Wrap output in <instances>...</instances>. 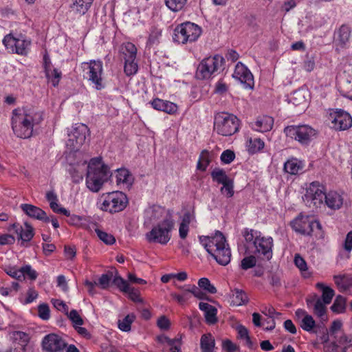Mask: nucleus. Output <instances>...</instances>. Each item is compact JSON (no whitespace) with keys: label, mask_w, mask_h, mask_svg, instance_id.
<instances>
[{"label":"nucleus","mask_w":352,"mask_h":352,"mask_svg":"<svg viewBox=\"0 0 352 352\" xmlns=\"http://www.w3.org/2000/svg\"><path fill=\"white\" fill-rule=\"evenodd\" d=\"M230 302L233 306H241L248 302V298L243 291L236 289L231 292Z\"/></svg>","instance_id":"31"},{"label":"nucleus","mask_w":352,"mask_h":352,"mask_svg":"<svg viewBox=\"0 0 352 352\" xmlns=\"http://www.w3.org/2000/svg\"><path fill=\"white\" fill-rule=\"evenodd\" d=\"M211 175L212 179L219 184H223L230 180L226 173L221 169L214 170Z\"/></svg>","instance_id":"47"},{"label":"nucleus","mask_w":352,"mask_h":352,"mask_svg":"<svg viewBox=\"0 0 352 352\" xmlns=\"http://www.w3.org/2000/svg\"><path fill=\"white\" fill-rule=\"evenodd\" d=\"M310 94L306 89H299L292 93L288 97V102L294 106L305 107L309 101Z\"/></svg>","instance_id":"22"},{"label":"nucleus","mask_w":352,"mask_h":352,"mask_svg":"<svg viewBox=\"0 0 352 352\" xmlns=\"http://www.w3.org/2000/svg\"><path fill=\"white\" fill-rule=\"evenodd\" d=\"M304 167V162L295 157H292L284 163V170L289 175L301 173Z\"/></svg>","instance_id":"27"},{"label":"nucleus","mask_w":352,"mask_h":352,"mask_svg":"<svg viewBox=\"0 0 352 352\" xmlns=\"http://www.w3.org/2000/svg\"><path fill=\"white\" fill-rule=\"evenodd\" d=\"M224 62V58L219 54L204 58L197 67L196 78L199 80L210 78L215 72L223 67Z\"/></svg>","instance_id":"7"},{"label":"nucleus","mask_w":352,"mask_h":352,"mask_svg":"<svg viewBox=\"0 0 352 352\" xmlns=\"http://www.w3.org/2000/svg\"><path fill=\"white\" fill-rule=\"evenodd\" d=\"M316 287L322 291V298H320L322 301L329 305L334 296V291L322 283H318Z\"/></svg>","instance_id":"36"},{"label":"nucleus","mask_w":352,"mask_h":352,"mask_svg":"<svg viewBox=\"0 0 352 352\" xmlns=\"http://www.w3.org/2000/svg\"><path fill=\"white\" fill-rule=\"evenodd\" d=\"M351 30L346 25H342L337 32L336 42L340 46H344L349 40Z\"/></svg>","instance_id":"37"},{"label":"nucleus","mask_w":352,"mask_h":352,"mask_svg":"<svg viewBox=\"0 0 352 352\" xmlns=\"http://www.w3.org/2000/svg\"><path fill=\"white\" fill-rule=\"evenodd\" d=\"M13 338L16 341H19L21 346H25L30 340L29 335L23 331L14 332Z\"/></svg>","instance_id":"53"},{"label":"nucleus","mask_w":352,"mask_h":352,"mask_svg":"<svg viewBox=\"0 0 352 352\" xmlns=\"http://www.w3.org/2000/svg\"><path fill=\"white\" fill-rule=\"evenodd\" d=\"M307 303L309 307L312 308L313 312L315 315L318 318H320L322 320H324L327 311L326 305L327 304L324 303L320 298L317 297L313 299H308L307 300Z\"/></svg>","instance_id":"25"},{"label":"nucleus","mask_w":352,"mask_h":352,"mask_svg":"<svg viewBox=\"0 0 352 352\" xmlns=\"http://www.w3.org/2000/svg\"><path fill=\"white\" fill-rule=\"evenodd\" d=\"M150 104L153 109L162 111L168 114H173L176 111V104L168 100L157 98L151 101Z\"/></svg>","instance_id":"28"},{"label":"nucleus","mask_w":352,"mask_h":352,"mask_svg":"<svg viewBox=\"0 0 352 352\" xmlns=\"http://www.w3.org/2000/svg\"><path fill=\"white\" fill-rule=\"evenodd\" d=\"M343 201L342 195L336 191L325 193L324 204L331 210H339L342 206Z\"/></svg>","instance_id":"24"},{"label":"nucleus","mask_w":352,"mask_h":352,"mask_svg":"<svg viewBox=\"0 0 352 352\" xmlns=\"http://www.w3.org/2000/svg\"><path fill=\"white\" fill-rule=\"evenodd\" d=\"M328 335H324L321 340L324 342V352H339V346L335 342H328Z\"/></svg>","instance_id":"49"},{"label":"nucleus","mask_w":352,"mask_h":352,"mask_svg":"<svg viewBox=\"0 0 352 352\" xmlns=\"http://www.w3.org/2000/svg\"><path fill=\"white\" fill-rule=\"evenodd\" d=\"M199 309L204 311L206 322L208 324H214L217 321V309L212 305L201 302L199 305Z\"/></svg>","instance_id":"30"},{"label":"nucleus","mask_w":352,"mask_h":352,"mask_svg":"<svg viewBox=\"0 0 352 352\" xmlns=\"http://www.w3.org/2000/svg\"><path fill=\"white\" fill-rule=\"evenodd\" d=\"M16 42V38L14 37L11 34L5 36L3 40V45H5L6 48L8 50V52L12 53L14 52Z\"/></svg>","instance_id":"51"},{"label":"nucleus","mask_w":352,"mask_h":352,"mask_svg":"<svg viewBox=\"0 0 352 352\" xmlns=\"http://www.w3.org/2000/svg\"><path fill=\"white\" fill-rule=\"evenodd\" d=\"M67 315L74 324V327L83 324V320L76 310L72 309Z\"/></svg>","instance_id":"56"},{"label":"nucleus","mask_w":352,"mask_h":352,"mask_svg":"<svg viewBox=\"0 0 352 352\" xmlns=\"http://www.w3.org/2000/svg\"><path fill=\"white\" fill-rule=\"evenodd\" d=\"M210 163L208 157V153L207 152H203L200 156L199 162L197 163V168L201 170H205Z\"/></svg>","instance_id":"58"},{"label":"nucleus","mask_w":352,"mask_h":352,"mask_svg":"<svg viewBox=\"0 0 352 352\" xmlns=\"http://www.w3.org/2000/svg\"><path fill=\"white\" fill-rule=\"evenodd\" d=\"M102 210L111 214L122 211L128 204L126 195L121 191L102 194L99 199Z\"/></svg>","instance_id":"5"},{"label":"nucleus","mask_w":352,"mask_h":352,"mask_svg":"<svg viewBox=\"0 0 352 352\" xmlns=\"http://www.w3.org/2000/svg\"><path fill=\"white\" fill-rule=\"evenodd\" d=\"M295 316L299 321L300 327L305 331L311 332L316 326L314 318L302 309H298L295 311Z\"/></svg>","instance_id":"21"},{"label":"nucleus","mask_w":352,"mask_h":352,"mask_svg":"<svg viewBox=\"0 0 352 352\" xmlns=\"http://www.w3.org/2000/svg\"><path fill=\"white\" fill-rule=\"evenodd\" d=\"M41 345L43 350L47 352H60L67 346L65 340L55 333L46 335L42 340Z\"/></svg>","instance_id":"17"},{"label":"nucleus","mask_w":352,"mask_h":352,"mask_svg":"<svg viewBox=\"0 0 352 352\" xmlns=\"http://www.w3.org/2000/svg\"><path fill=\"white\" fill-rule=\"evenodd\" d=\"M179 33L180 42L186 44L197 41L201 34V29L194 23L186 22L181 24Z\"/></svg>","instance_id":"15"},{"label":"nucleus","mask_w":352,"mask_h":352,"mask_svg":"<svg viewBox=\"0 0 352 352\" xmlns=\"http://www.w3.org/2000/svg\"><path fill=\"white\" fill-rule=\"evenodd\" d=\"M331 127L337 131H344L352 126L351 115L342 109H336L329 114Z\"/></svg>","instance_id":"14"},{"label":"nucleus","mask_w":352,"mask_h":352,"mask_svg":"<svg viewBox=\"0 0 352 352\" xmlns=\"http://www.w3.org/2000/svg\"><path fill=\"white\" fill-rule=\"evenodd\" d=\"M325 188L318 182L310 183L305 188L302 196L305 204L309 208H320L324 204Z\"/></svg>","instance_id":"10"},{"label":"nucleus","mask_w":352,"mask_h":352,"mask_svg":"<svg viewBox=\"0 0 352 352\" xmlns=\"http://www.w3.org/2000/svg\"><path fill=\"white\" fill-rule=\"evenodd\" d=\"M121 50L123 54L124 60H136L137 48L133 43L131 42L124 43L122 46Z\"/></svg>","instance_id":"38"},{"label":"nucleus","mask_w":352,"mask_h":352,"mask_svg":"<svg viewBox=\"0 0 352 352\" xmlns=\"http://www.w3.org/2000/svg\"><path fill=\"white\" fill-rule=\"evenodd\" d=\"M235 157L234 153L230 150L224 151L221 155V160L224 164L231 163Z\"/></svg>","instance_id":"63"},{"label":"nucleus","mask_w":352,"mask_h":352,"mask_svg":"<svg viewBox=\"0 0 352 352\" xmlns=\"http://www.w3.org/2000/svg\"><path fill=\"white\" fill-rule=\"evenodd\" d=\"M96 232L98 238L107 245H113L116 242V239L111 234L96 229Z\"/></svg>","instance_id":"48"},{"label":"nucleus","mask_w":352,"mask_h":352,"mask_svg":"<svg viewBox=\"0 0 352 352\" xmlns=\"http://www.w3.org/2000/svg\"><path fill=\"white\" fill-rule=\"evenodd\" d=\"M67 222L70 225L76 226H84L86 219L83 217L78 216L76 214H69Z\"/></svg>","instance_id":"54"},{"label":"nucleus","mask_w":352,"mask_h":352,"mask_svg":"<svg viewBox=\"0 0 352 352\" xmlns=\"http://www.w3.org/2000/svg\"><path fill=\"white\" fill-rule=\"evenodd\" d=\"M262 312L267 316L270 318V323L269 326L265 327V330H272L275 328V322L274 318L279 315L278 312L276 311L274 308L272 306L265 307L262 310Z\"/></svg>","instance_id":"41"},{"label":"nucleus","mask_w":352,"mask_h":352,"mask_svg":"<svg viewBox=\"0 0 352 352\" xmlns=\"http://www.w3.org/2000/svg\"><path fill=\"white\" fill-rule=\"evenodd\" d=\"M20 208L22 211L30 218L43 221L45 223L50 222V219L47 216L46 212L36 206L29 204H22Z\"/></svg>","instance_id":"20"},{"label":"nucleus","mask_w":352,"mask_h":352,"mask_svg":"<svg viewBox=\"0 0 352 352\" xmlns=\"http://www.w3.org/2000/svg\"><path fill=\"white\" fill-rule=\"evenodd\" d=\"M292 226L296 232L303 234H310L315 226L320 228V224L318 221L308 216L303 215H300L295 219L292 223Z\"/></svg>","instance_id":"16"},{"label":"nucleus","mask_w":352,"mask_h":352,"mask_svg":"<svg viewBox=\"0 0 352 352\" xmlns=\"http://www.w3.org/2000/svg\"><path fill=\"white\" fill-rule=\"evenodd\" d=\"M223 186L221 188V193L227 197H231L234 194L233 184L231 180L222 184Z\"/></svg>","instance_id":"60"},{"label":"nucleus","mask_w":352,"mask_h":352,"mask_svg":"<svg viewBox=\"0 0 352 352\" xmlns=\"http://www.w3.org/2000/svg\"><path fill=\"white\" fill-rule=\"evenodd\" d=\"M89 135V129L87 125L81 123L75 124L68 133L67 146L72 151H76L85 143Z\"/></svg>","instance_id":"11"},{"label":"nucleus","mask_w":352,"mask_h":352,"mask_svg":"<svg viewBox=\"0 0 352 352\" xmlns=\"http://www.w3.org/2000/svg\"><path fill=\"white\" fill-rule=\"evenodd\" d=\"M222 349L227 352H234L238 349L237 346L230 340L222 341Z\"/></svg>","instance_id":"64"},{"label":"nucleus","mask_w":352,"mask_h":352,"mask_svg":"<svg viewBox=\"0 0 352 352\" xmlns=\"http://www.w3.org/2000/svg\"><path fill=\"white\" fill-rule=\"evenodd\" d=\"M338 346H343L342 352H352V336L341 333L338 340Z\"/></svg>","instance_id":"40"},{"label":"nucleus","mask_w":352,"mask_h":352,"mask_svg":"<svg viewBox=\"0 0 352 352\" xmlns=\"http://www.w3.org/2000/svg\"><path fill=\"white\" fill-rule=\"evenodd\" d=\"M113 272L109 271L107 273L101 275L97 284L99 285L102 289H107L109 286V283L113 279Z\"/></svg>","instance_id":"50"},{"label":"nucleus","mask_w":352,"mask_h":352,"mask_svg":"<svg viewBox=\"0 0 352 352\" xmlns=\"http://www.w3.org/2000/svg\"><path fill=\"white\" fill-rule=\"evenodd\" d=\"M199 239L201 245L218 263L226 265L230 263V249L221 232L217 231L211 236H200Z\"/></svg>","instance_id":"2"},{"label":"nucleus","mask_w":352,"mask_h":352,"mask_svg":"<svg viewBox=\"0 0 352 352\" xmlns=\"http://www.w3.org/2000/svg\"><path fill=\"white\" fill-rule=\"evenodd\" d=\"M256 258L254 256H250L244 258L241 261V266L243 270H248L256 265Z\"/></svg>","instance_id":"61"},{"label":"nucleus","mask_w":352,"mask_h":352,"mask_svg":"<svg viewBox=\"0 0 352 352\" xmlns=\"http://www.w3.org/2000/svg\"><path fill=\"white\" fill-rule=\"evenodd\" d=\"M135 320V316L133 314H129L122 320H118V327L122 331L129 332L131 331V324Z\"/></svg>","instance_id":"39"},{"label":"nucleus","mask_w":352,"mask_h":352,"mask_svg":"<svg viewBox=\"0 0 352 352\" xmlns=\"http://www.w3.org/2000/svg\"><path fill=\"white\" fill-rule=\"evenodd\" d=\"M5 272H6L7 274H8L12 278H14L19 280H23L21 267L19 270H17L16 267H10L6 269Z\"/></svg>","instance_id":"62"},{"label":"nucleus","mask_w":352,"mask_h":352,"mask_svg":"<svg viewBox=\"0 0 352 352\" xmlns=\"http://www.w3.org/2000/svg\"><path fill=\"white\" fill-rule=\"evenodd\" d=\"M335 284L340 290H346L352 287V276L346 274L333 276Z\"/></svg>","instance_id":"32"},{"label":"nucleus","mask_w":352,"mask_h":352,"mask_svg":"<svg viewBox=\"0 0 352 352\" xmlns=\"http://www.w3.org/2000/svg\"><path fill=\"white\" fill-rule=\"evenodd\" d=\"M234 78L239 80L245 89H252L254 87V77L248 68L242 63L239 62L235 66L232 74Z\"/></svg>","instance_id":"18"},{"label":"nucleus","mask_w":352,"mask_h":352,"mask_svg":"<svg viewBox=\"0 0 352 352\" xmlns=\"http://www.w3.org/2000/svg\"><path fill=\"white\" fill-rule=\"evenodd\" d=\"M196 223L194 211L192 209L187 210L182 217L179 226V236L181 239L185 240L189 232V227L193 226Z\"/></svg>","instance_id":"19"},{"label":"nucleus","mask_w":352,"mask_h":352,"mask_svg":"<svg viewBox=\"0 0 352 352\" xmlns=\"http://www.w3.org/2000/svg\"><path fill=\"white\" fill-rule=\"evenodd\" d=\"M240 121L231 113H220L215 116L214 129L219 135L230 136L239 131Z\"/></svg>","instance_id":"6"},{"label":"nucleus","mask_w":352,"mask_h":352,"mask_svg":"<svg viewBox=\"0 0 352 352\" xmlns=\"http://www.w3.org/2000/svg\"><path fill=\"white\" fill-rule=\"evenodd\" d=\"M138 70V65L135 60H124V72L127 76L135 75Z\"/></svg>","instance_id":"44"},{"label":"nucleus","mask_w":352,"mask_h":352,"mask_svg":"<svg viewBox=\"0 0 352 352\" xmlns=\"http://www.w3.org/2000/svg\"><path fill=\"white\" fill-rule=\"evenodd\" d=\"M342 247L344 252L339 253L338 258L341 259L342 257H344L346 259H349L352 251V230L349 231L346 234L344 240L343 241Z\"/></svg>","instance_id":"35"},{"label":"nucleus","mask_w":352,"mask_h":352,"mask_svg":"<svg viewBox=\"0 0 352 352\" xmlns=\"http://www.w3.org/2000/svg\"><path fill=\"white\" fill-rule=\"evenodd\" d=\"M285 133L301 144H307L316 135V131L308 125L289 126L285 129Z\"/></svg>","instance_id":"12"},{"label":"nucleus","mask_w":352,"mask_h":352,"mask_svg":"<svg viewBox=\"0 0 352 352\" xmlns=\"http://www.w3.org/2000/svg\"><path fill=\"white\" fill-rule=\"evenodd\" d=\"M201 352H214L215 348V340L214 337L208 333L204 334L200 340Z\"/></svg>","instance_id":"33"},{"label":"nucleus","mask_w":352,"mask_h":352,"mask_svg":"<svg viewBox=\"0 0 352 352\" xmlns=\"http://www.w3.org/2000/svg\"><path fill=\"white\" fill-rule=\"evenodd\" d=\"M274 124V119L271 116H263L258 117L256 121L251 123L252 129L260 133L270 131Z\"/></svg>","instance_id":"23"},{"label":"nucleus","mask_w":352,"mask_h":352,"mask_svg":"<svg viewBox=\"0 0 352 352\" xmlns=\"http://www.w3.org/2000/svg\"><path fill=\"white\" fill-rule=\"evenodd\" d=\"M21 272L23 274V279H24L25 275L32 280H36L38 276L37 272L33 270L30 265H25L21 267Z\"/></svg>","instance_id":"55"},{"label":"nucleus","mask_w":352,"mask_h":352,"mask_svg":"<svg viewBox=\"0 0 352 352\" xmlns=\"http://www.w3.org/2000/svg\"><path fill=\"white\" fill-rule=\"evenodd\" d=\"M113 283L122 292H126L129 289V285L128 282L120 276H116L113 278Z\"/></svg>","instance_id":"52"},{"label":"nucleus","mask_w":352,"mask_h":352,"mask_svg":"<svg viewBox=\"0 0 352 352\" xmlns=\"http://www.w3.org/2000/svg\"><path fill=\"white\" fill-rule=\"evenodd\" d=\"M198 287L195 285H188L187 286L179 288L181 292H184V296H180L177 292V301H182L187 299L190 295H193L197 298L204 299L206 294L201 291L204 290L208 294H215L217 292L216 287L210 283L208 278H201L198 280Z\"/></svg>","instance_id":"8"},{"label":"nucleus","mask_w":352,"mask_h":352,"mask_svg":"<svg viewBox=\"0 0 352 352\" xmlns=\"http://www.w3.org/2000/svg\"><path fill=\"white\" fill-rule=\"evenodd\" d=\"M12 128L14 133L20 138H29L33 134L34 126L43 120V112L34 109H14L12 112Z\"/></svg>","instance_id":"1"},{"label":"nucleus","mask_w":352,"mask_h":352,"mask_svg":"<svg viewBox=\"0 0 352 352\" xmlns=\"http://www.w3.org/2000/svg\"><path fill=\"white\" fill-rule=\"evenodd\" d=\"M94 0H76L75 3L79 8L78 11L85 14L91 7Z\"/></svg>","instance_id":"59"},{"label":"nucleus","mask_w":352,"mask_h":352,"mask_svg":"<svg viewBox=\"0 0 352 352\" xmlns=\"http://www.w3.org/2000/svg\"><path fill=\"white\" fill-rule=\"evenodd\" d=\"M174 227V222L165 218L162 222L154 226L153 229L146 234V239L149 243L166 244L170 239V231Z\"/></svg>","instance_id":"9"},{"label":"nucleus","mask_w":352,"mask_h":352,"mask_svg":"<svg viewBox=\"0 0 352 352\" xmlns=\"http://www.w3.org/2000/svg\"><path fill=\"white\" fill-rule=\"evenodd\" d=\"M133 177L129 171L126 168H120L117 170L116 182L117 184H125L126 186L132 185Z\"/></svg>","instance_id":"34"},{"label":"nucleus","mask_w":352,"mask_h":352,"mask_svg":"<svg viewBox=\"0 0 352 352\" xmlns=\"http://www.w3.org/2000/svg\"><path fill=\"white\" fill-rule=\"evenodd\" d=\"M265 146V142L258 138L246 137L245 148L250 154L260 152Z\"/></svg>","instance_id":"29"},{"label":"nucleus","mask_w":352,"mask_h":352,"mask_svg":"<svg viewBox=\"0 0 352 352\" xmlns=\"http://www.w3.org/2000/svg\"><path fill=\"white\" fill-rule=\"evenodd\" d=\"M38 314L41 319L45 320H48L50 317V311L48 305L43 303L38 305Z\"/></svg>","instance_id":"57"},{"label":"nucleus","mask_w":352,"mask_h":352,"mask_svg":"<svg viewBox=\"0 0 352 352\" xmlns=\"http://www.w3.org/2000/svg\"><path fill=\"white\" fill-rule=\"evenodd\" d=\"M87 65V71L85 78L91 81L97 90H101L104 88L102 74L103 72L102 62L100 60H91Z\"/></svg>","instance_id":"13"},{"label":"nucleus","mask_w":352,"mask_h":352,"mask_svg":"<svg viewBox=\"0 0 352 352\" xmlns=\"http://www.w3.org/2000/svg\"><path fill=\"white\" fill-rule=\"evenodd\" d=\"M11 226L18 234V239L23 242L30 241L34 235L33 228L28 223H25V229H23L22 226L16 223H14Z\"/></svg>","instance_id":"26"},{"label":"nucleus","mask_w":352,"mask_h":352,"mask_svg":"<svg viewBox=\"0 0 352 352\" xmlns=\"http://www.w3.org/2000/svg\"><path fill=\"white\" fill-rule=\"evenodd\" d=\"M294 263L296 267L301 272L303 277L307 278L311 276V274L308 271L307 265L305 261L298 254L295 256Z\"/></svg>","instance_id":"43"},{"label":"nucleus","mask_w":352,"mask_h":352,"mask_svg":"<svg viewBox=\"0 0 352 352\" xmlns=\"http://www.w3.org/2000/svg\"><path fill=\"white\" fill-rule=\"evenodd\" d=\"M109 176V168L102 164V159L92 158L87 166L86 186L91 192H98Z\"/></svg>","instance_id":"3"},{"label":"nucleus","mask_w":352,"mask_h":352,"mask_svg":"<svg viewBox=\"0 0 352 352\" xmlns=\"http://www.w3.org/2000/svg\"><path fill=\"white\" fill-rule=\"evenodd\" d=\"M331 310L336 314H341L345 310V299L341 296H338L335 299L333 304L331 307Z\"/></svg>","instance_id":"46"},{"label":"nucleus","mask_w":352,"mask_h":352,"mask_svg":"<svg viewBox=\"0 0 352 352\" xmlns=\"http://www.w3.org/2000/svg\"><path fill=\"white\" fill-rule=\"evenodd\" d=\"M30 45V41L24 38H16L14 53L21 55H25L28 53V47Z\"/></svg>","instance_id":"42"},{"label":"nucleus","mask_w":352,"mask_h":352,"mask_svg":"<svg viewBox=\"0 0 352 352\" xmlns=\"http://www.w3.org/2000/svg\"><path fill=\"white\" fill-rule=\"evenodd\" d=\"M244 237L248 243H252L255 248L256 252L263 256L265 259L270 260L272 257L273 239L265 237L258 231L247 230Z\"/></svg>","instance_id":"4"},{"label":"nucleus","mask_w":352,"mask_h":352,"mask_svg":"<svg viewBox=\"0 0 352 352\" xmlns=\"http://www.w3.org/2000/svg\"><path fill=\"white\" fill-rule=\"evenodd\" d=\"M236 331L239 338L243 340L248 347L252 349L254 347V344L250 340L247 328L243 325H239L236 327Z\"/></svg>","instance_id":"45"}]
</instances>
